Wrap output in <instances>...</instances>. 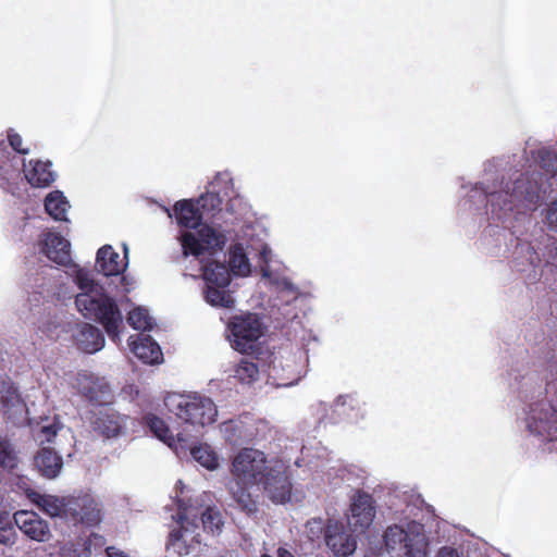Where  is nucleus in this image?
<instances>
[{
    "label": "nucleus",
    "mask_w": 557,
    "mask_h": 557,
    "mask_svg": "<svg viewBox=\"0 0 557 557\" xmlns=\"http://www.w3.org/2000/svg\"><path fill=\"white\" fill-rule=\"evenodd\" d=\"M219 183H211L209 189L198 198L177 200L172 209H165L181 230L180 244H253V225L245 224L223 203L233 190H221Z\"/></svg>",
    "instance_id": "1"
},
{
    "label": "nucleus",
    "mask_w": 557,
    "mask_h": 557,
    "mask_svg": "<svg viewBox=\"0 0 557 557\" xmlns=\"http://www.w3.org/2000/svg\"><path fill=\"white\" fill-rule=\"evenodd\" d=\"M224 246H182L183 256L195 257L201 263L202 276L206 281L205 299L214 307L231 309L235 300L226 290L231 283V272L246 276L250 273V263L244 246H231L228 267L216 262L212 257L223 250Z\"/></svg>",
    "instance_id": "2"
},
{
    "label": "nucleus",
    "mask_w": 557,
    "mask_h": 557,
    "mask_svg": "<svg viewBox=\"0 0 557 557\" xmlns=\"http://www.w3.org/2000/svg\"><path fill=\"white\" fill-rule=\"evenodd\" d=\"M76 283L82 290L75 298L78 311L86 319L101 324L108 336L117 343L123 326V315L115 300L104 292L102 286L96 284L86 271H78Z\"/></svg>",
    "instance_id": "3"
},
{
    "label": "nucleus",
    "mask_w": 557,
    "mask_h": 557,
    "mask_svg": "<svg viewBox=\"0 0 557 557\" xmlns=\"http://www.w3.org/2000/svg\"><path fill=\"white\" fill-rule=\"evenodd\" d=\"M384 543L392 557H426L429 542L424 525L420 522L388 527L384 532Z\"/></svg>",
    "instance_id": "4"
},
{
    "label": "nucleus",
    "mask_w": 557,
    "mask_h": 557,
    "mask_svg": "<svg viewBox=\"0 0 557 557\" xmlns=\"http://www.w3.org/2000/svg\"><path fill=\"white\" fill-rule=\"evenodd\" d=\"M164 405L177 419L195 426L213 423L218 414L215 404L198 394L172 393L164 398Z\"/></svg>",
    "instance_id": "5"
},
{
    "label": "nucleus",
    "mask_w": 557,
    "mask_h": 557,
    "mask_svg": "<svg viewBox=\"0 0 557 557\" xmlns=\"http://www.w3.org/2000/svg\"><path fill=\"white\" fill-rule=\"evenodd\" d=\"M21 168H24L25 178L34 187H48L57 177L50 161L30 160L26 166L24 160L12 154L5 149L3 143H0L1 177L7 181L14 180L20 176Z\"/></svg>",
    "instance_id": "6"
},
{
    "label": "nucleus",
    "mask_w": 557,
    "mask_h": 557,
    "mask_svg": "<svg viewBox=\"0 0 557 557\" xmlns=\"http://www.w3.org/2000/svg\"><path fill=\"white\" fill-rule=\"evenodd\" d=\"M536 174L533 173L531 177L529 174H521L512 184V187L500 191H485L487 196V202L493 207L503 202L504 209L512 210L516 203L525 205H537L541 200V194L546 193L543 188L542 183L534 177Z\"/></svg>",
    "instance_id": "7"
},
{
    "label": "nucleus",
    "mask_w": 557,
    "mask_h": 557,
    "mask_svg": "<svg viewBox=\"0 0 557 557\" xmlns=\"http://www.w3.org/2000/svg\"><path fill=\"white\" fill-rule=\"evenodd\" d=\"M227 330L232 347L242 354H248L263 336L265 326L257 313L246 312L232 317Z\"/></svg>",
    "instance_id": "8"
},
{
    "label": "nucleus",
    "mask_w": 557,
    "mask_h": 557,
    "mask_svg": "<svg viewBox=\"0 0 557 557\" xmlns=\"http://www.w3.org/2000/svg\"><path fill=\"white\" fill-rule=\"evenodd\" d=\"M269 468L267 456L255 448H243L233 458L231 474L233 480L250 484H258Z\"/></svg>",
    "instance_id": "9"
},
{
    "label": "nucleus",
    "mask_w": 557,
    "mask_h": 557,
    "mask_svg": "<svg viewBox=\"0 0 557 557\" xmlns=\"http://www.w3.org/2000/svg\"><path fill=\"white\" fill-rule=\"evenodd\" d=\"M65 520L74 525H97L101 521L99 504L90 494L67 496Z\"/></svg>",
    "instance_id": "10"
},
{
    "label": "nucleus",
    "mask_w": 557,
    "mask_h": 557,
    "mask_svg": "<svg viewBox=\"0 0 557 557\" xmlns=\"http://www.w3.org/2000/svg\"><path fill=\"white\" fill-rule=\"evenodd\" d=\"M258 484L262 485L264 493L273 503L285 504L290 500L292 482L282 465L269 466Z\"/></svg>",
    "instance_id": "11"
},
{
    "label": "nucleus",
    "mask_w": 557,
    "mask_h": 557,
    "mask_svg": "<svg viewBox=\"0 0 557 557\" xmlns=\"http://www.w3.org/2000/svg\"><path fill=\"white\" fill-rule=\"evenodd\" d=\"M74 387L79 395L95 405H107L113 399L110 384L103 377L91 373H78Z\"/></svg>",
    "instance_id": "12"
},
{
    "label": "nucleus",
    "mask_w": 557,
    "mask_h": 557,
    "mask_svg": "<svg viewBox=\"0 0 557 557\" xmlns=\"http://www.w3.org/2000/svg\"><path fill=\"white\" fill-rule=\"evenodd\" d=\"M348 523L355 532H364L375 517V502L369 493L358 491L350 504Z\"/></svg>",
    "instance_id": "13"
},
{
    "label": "nucleus",
    "mask_w": 557,
    "mask_h": 557,
    "mask_svg": "<svg viewBox=\"0 0 557 557\" xmlns=\"http://www.w3.org/2000/svg\"><path fill=\"white\" fill-rule=\"evenodd\" d=\"M17 528L28 539L36 542H48L52 534L48 521L35 511L18 510L13 515Z\"/></svg>",
    "instance_id": "14"
},
{
    "label": "nucleus",
    "mask_w": 557,
    "mask_h": 557,
    "mask_svg": "<svg viewBox=\"0 0 557 557\" xmlns=\"http://www.w3.org/2000/svg\"><path fill=\"white\" fill-rule=\"evenodd\" d=\"M90 424L96 433L106 438L119 436L125 426L121 414L112 409L99 410L94 413Z\"/></svg>",
    "instance_id": "15"
},
{
    "label": "nucleus",
    "mask_w": 557,
    "mask_h": 557,
    "mask_svg": "<svg viewBox=\"0 0 557 557\" xmlns=\"http://www.w3.org/2000/svg\"><path fill=\"white\" fill-rule=\"evenodd\" d=\"M326 546L336 555L346 557L352 554L357 547L354 535L348 533L343 525H327L325 530Z\"/></svg>",
    "instance_id": "16"
},
{
    "label": "nucleus",
    "mask_w": 557,
    "mask_h": 557,
    "mask_svg": "<svg viewBox=\"0 0 557 557\" xmlns=\"http://www.w3.org/2000/svg\"><path fill=\"white\" fill-rule=\"evenodd\" d=\"M532 423L537 434L547 436L549 440H557V408L552 405L542 407L540 410L532 409Z\"/></svg>",
    "instance_id": "17"
},
{
    "label": "nucleus",
    "mask_w": 557,
    "mask_h": 557,
    "mask_svg": "<svg viewBox=\"0 0 557 557\" xmlns=\"http://www.w3.org/2000/svg\"><path fill=\"white\" fill-rule=\"evenodd\" d=\"M35 466L42 476L54 479L63 468V459L54 449L42 447L35 456Z\"/></svg>",
    "instance_id": "18"
},
{
    "label": "nucleus",
    "mask_w": 557,
    "mask_h": 557,
    "mask_svg": "<svg viewBox=\"0 0 557 557\" xmlns=\"http://www.w3.org/2000/svg\"><path fill=\"white\" fill-rule=\"evenodd\" d=\"M178 523L181 525L180 530H175L170 533L169 541L166 544V548L177 554L180 557L187 556L190 554L193 545L187 544L186 535L188 529L185 527V523L188 522V512L186 508H182L180 506L178 512Z\"/></svg>",
    "instance_id": "19"
},
{
    "label": "nucleus",
    "mask_w": 557,
    "mask_h": 557,
    "mask_svg": "<svg viewBox=\"0 0 557 557\" xmlns=\"http://www.w3.org/2000/svg\"><path fill=\"white\" fill-rule=\"evenodd\" d=\"M131 348L138 359L148 364L159 363L163 356L159 344L150 335H138L136 341L131 342Z\"/></svg>",
    "instance_id": "20"
},
{
    "label": "nucleus",
    "mask_w": 557,
    "mask_h": 557,
    "mask_svg": "<svg viewBox=\"0 0 557 557\" xmlns=\"http://www.w3.org/2000/svg\"><path fill=\"white\" fill-rule=\"evenodd\" d=\"M77 346L87 354H95L104 346V336L102 332L90 323H84L77 335Z\"/></svg>",
    "instance_id": "21"
},
{
    "label": "nucleus",
    "mask_w": 557,
    "mask_h": 557,
    "mask_svg": "<svg viewBox=\"0 0 557 557\" xmlns=\"http://www.w3.org/2000/svg\"><path fill=\"white\" fill-rule=\"evenodd\" d=\"M250 483L238 482L233 480L230 482V493L232 498L237 504L239 509L248 516L256 515L258 512V502L251 496L248 487Z\"/></svg>",
    "instance_id": "22"
},
{
    "label": "nucleus",
    "mask_w": 557,
    "mask_h": 557,
    "mask_svg": "<svg viewBox=\"0 0 557 557\" xmlns=\"http://www.w3.org/2000/svg\"><path fill=\"white\" fill-rule=\"evenodd\" d=\"M97 264L106 276L117 275L124 271L126 263L112 246H101L97 251Z\"/></svg>",
    "instance_id": "23"
},
{
    "label": "nucleus",
    "mask_w": 557,
    "mask_h": 557,
    "mask_svg": "<svg viewBox=\"0 0 557 557\" xmlns=\"http://www.w3.org/2000/svg\"><path fill=\"white\" fill-rule=\"evenodd\" d=\"M70 208V203L60 190L51 191L45 199L46 212L59 221H66V213Z\"/></svg>",
    "instance_id": "24"
},
{
    "label": "nucleus",
    "mask_w": 557,
    "mask_h": 557,
    "mask_svg": "<svg viewBox=\"0 0 557 557\" xmlns=\"http://www.w3.org/2000/svg\"><path fill=\"white\" fill-rule=\"evenodd\" d=\"M37 505L50 517H60L65 519L66 497H58L53 495H38Z\"/></svg>",
    "instance_id": "25"
},
{
    "label": "nucleus",
    "mask_w": 557,
    "mask_h": 557,
    "mask_svg": "<svg viewBox=\"0 0 557 557\" xmlns=\"http://www.w3.org/2000/svg\"><path fill=\"white\" fill-rule=\"evenodd\" d=\"M18 453L13 443L3 436H0V472H11L17 468Z\"/></svg>",
    "instance_id": "26"
},
{
    "label": "nucleus",
    "mask_w": 557,
    "mask_h": 557,
    "mask_svg": "<svg viewBox=\"0 0 557 557\" xmlns=\"http://www.w3.org/2000/svg\"><path fill=\"white\" fill-rule=\"evenodd\" d=\"M145 424L149 430L162 442L168 444L170 447L173 446L175 438L165 423V421L153 413H148L144 417Z\"/></svg>",
    "instance_id": "27"
},
{
    "label": "nucleus",
    "mask_w": 557,
    "mask_h": 557,
    "mask_svg": "<svg viewBox=\"0 0 557 557\" xmlns=\"http://www.w3.org/2000/svg\"><path fill=\"white\" fill-rule=\"evenodd\" d=\"M239 383L250 385L259 377L258 364L242 358L234 367V375Z\"/></svg>",
    "instance_id": "28"
},
{
    "label": "nucleus",
    "mask_w": 557,
    "mask_h": 557,
    "mask_svg": "<svg viewBox=\"0 0 557 557\" xmlns=\"http://www.w3.org/2000/svg\"><path fill=\"white\" fill-rule=\"evenodd\" d=\"M193 458L208 470H214L219 467V456L208 444H200L191 448Z\"/></svg>",
    "instance_id": "29"
},
{
    "label": "nucleus",
    "mask_w": 557,
    "mask_h": 557,
    "mask_svg": "<svg viewBox=\"0 0 557 557\" xmlns=\"http://www.w3.org/2000/svg\"><path fill=\"white\" fill-rule=\"evenodd\" d=\"M536 160L540 163V166L542 170H544V175L546 176V180L553 178L557 175V153L543 148L537 150L536 153ZM536 176L542 181V173H536Z\"/></svg>",
    "instance_id": "30"
},
{
    "label": "nucleus",
    "mask_w": 557,
    "mask_h": 557,
    "mask_svg": "<svg viewBox=\"0 0 557 557\" xmlns=\"http://www.w3.org/2000/svg\"><path fill=\"white\" fill-rule=\"evenodd\" d=\"M127 323L134 330L150 331L153 327V321L148 311L141 307H137L129 311L127 315Z\"/></svg>",
    "instance_id": "31"
},
{
    "label": "nucleus",
    "mask_w": 557,
    "mask_h": 557,
    "mask_svg": "<svg viewBox=\"0 0 557 557\" xmlns=\"http://www.w3.org/2000/svg\"><path fill=\"white\" fill-rule=\"evenodd\" d=\"M41 253L59 265H70L72 262L71 246H41Z\"/></svg>",
    "instance_id": "32"
},
{
    "label": "nucleus",
    "mask_w": 557,
    "mask_h": 557,
    "mask_svg": "<svg viewBox=\"0 0 557 557\" xmlns=\"http://www.w3.org/2000/svg\"><path fill=\"white\" fill-rule=\"evenodd\" d=\"M269 370L270 375L277 381V385L289 386L297 381L295 375H290L292 371L284 368L282 359L274 358L269 366Z\"/></svg>",
    "instance_id": "33"
},
{
    "label": "nucleus",
    "mask_w": 557,
    "mask_h": 557,
    "mask_svg": "<svg viewBox=\"0 0 557 557\" xmlns=\"http://www.w3.org/2000/svg\"><path fill=\"white\" fill-rule=\"evenodd\" d=\"M223 433L226 442L232 445H240L243 443V425L230 420L223 423Z\"/></svg>",
    "instance_id": "34"
},
{
    "label": "nucleus",
    "mask_w": 557,
    "mask_h": 557,
    "mask_svg": "<svg viewBox=\"0 0 557 557\" xmlns=\"http://www.w3.org/2000/svg\"><path fill=\"white\" fill-rule=\"evenodd\" d=\"M201 521L203 528L210 530L211 532L220 531L221 527L223 525L221 513L218 510L210 507H208L201 513Z\"/></svg>",
    "instance_id": "35"
},
{
    "label": "nucleus",
    "mask_w": 557,
    "mask_h": 557,
    "mask_svg": "<svg viewBox=\"0 0 557 557\" xmlns=\"http://www.w3.org/2000/svg\"><path fill=\"white\" fill-rule=\"evenodd\" d=\"M261 249L258 250L257 255V267H259L260 272L263 277H270L271 271H270V256H271V249L270 246H260Z\"/></svg>",
    "instance_id": "36"
},
{
    "label": "nucleus",
    "mask_w": 557,
    "mask_h": 557,
    "mask_svg": "<svg viewBox=\"0 0 557 557\" xmlns=\"http://www.w3.org/2000/svg\"><path fill=\"white\" fill-rule=\"evenodd\" d=\"M7 138L10 147L20 154L29 153V148L23 146L22 136L16 133L13 128H9L7 132Z\"/></svg>",
    "instance_id": "37"
},
{
    "label": "nucleus",
    "mask_w": 557,
    "mask_h": 557,
    "mask_svg": "<svg viewBox=\"0 0 557 557\" xmlns=\"http://www.w3.org/2000/svg\"><path fill=\"white\" fill-rule=\"evenodd\" d=\"M16 533L11 522L0 520V543L12 545L15 542Z\"/></svg>",
    "instance_id": "38"
},
{
    "label": "nucleus",
    "mask_w": 557,
    "mask_h": 557,
    "mask_svg": "<svg viewBox=\"0 0 557 557\" xmlns=\"http://www.w3.org/2000/svg\"><path fill=\"white\" fill-rule=\"evenodd\" d=\"M546 222L549 228L557 230V200L553 201L546 210Z\"/></svg>",
    "instance_id": "39"
},
{
    "label": "nucleus",
    "mask_w": 557,
    "mask_h": 557,
    "mask_svg": "<svg viewBox=\"0 0 557 557\" xmlns=\"http://www.w3.org/2000/svg\"><path fill=\"white\" fill-rule=\"evenodd\" d=\"M59 428L55 424L44 425L40 429L41 442H52L57 436Z\"/></svg>",
    "instance_id": "40"
},
{
    "label": "nucleus",
    "mask_w": 557,
    "mask_h": 557,
    "mask_svg": "<svg viewBox=\"0 0 557 557\" xmlns=\"http://www.w3.org/2000/svg\"><path fill=\"white\" fill-rule=\"evenodd\" d=\"M39 244H58V245H61V244H70V242L66 240L65 238H63L59 234L48 233L46 235V237L39 242Z\"/></svg>",
    "instance_id": "41"
},
{
    "label": "nucleus",
    "mask_w": 557,
    "mask_h": 557,
    "mask_svg": "<svg viewBox=\"0 0 557 557\" xmlns=\"http://www.w3.org/2000/svg\"><path fill=\"white\" fill-rule=\"evenodd\" d=\"M435 557H461V555L451 546H443L438 549Z\"/></svg>",
    "instance_id": "42"
},
{
    "label": "nucleus",
    "mask_w": 557,
    "mask_h": 557,
    "mask_svg": "<svg viewBox=\"0 0 557 557\" xmlns=\"http://www.w3.org/2000/svg\"><path fill=\"white\" fill-rule=\"evenodd\" d=\"M107 552L109 557H129L125 555L122 550L115 549L114 547L108 548Z\"/></svg>",
    "instance_id": "43"
},
{
    "label": "nucleus",
    "mask_w": 557,
    "mask_h": 557,
    "mask_svg": "<svg viewBox=\"0 0 557 557\" xmlns=\"http://www.w3.org/2000/svg\"><path fill=\"white\" fill-rule=\"evenodd\" d=\"M277 557H294V555L286 548L280 547L277 549Z\"/></svg>",
    "instance_id": "44"
},
{
    "label": "nucleus",
    "mask_w": 557,
    "mask_h": 557,
    "mask_svg": "<svg viewBox=\"0 0 557 557\" xmlns=\"http://www.w3.org/2000/svg\"><path fill=\"white\" fill-rule=\"evenodd\" d=\"M552 386V388L554 389V394H553V397H554V401L556 403L557 405V381L556 382H552L549 384Z\"/></svg>",
    "instance_id": "45"
},
{
    "label": "nucleus",
    "mask_w": 557,
    "mask_h": 557,
    "mask_svg": "<svg viewBox=\"0 0 557 557\" xmlns=\"http://www.w3.org/2000/svg\"><path fill=\"white\" fill-rule=\"evenodd\" d=\"M12 406H13V407H14V406H17L20 409H22V407H23V406L20 404L18 399H16V404H14V403H13V404H12Z\"/></svg>",
    "instance_id": "46"
},
{
    "label": "nucleus",
    "mask_w": 557,
    "mask_h": 557,
    "mask_svg": "<svg viewBox=\"0 0 557 557\" xmlns=\"http://www.w3.org/2000/svg\"><path fill=\"white\" fill-rule=\"evenodd\" d=\"M3 407H4V412L8 413L9 409H8V403H3Z\"/></svg>",
    "instance_id": "47"
},
{
    "label": "nucleus",
    "mask_w": 557,
    "mask_h": 557,
    "mask_svg": "<svg viewBox=\"0 0 557 557\" xmlns=\"http://www.w3.org/2000/svg\"><path fill=\"white\" fill-rule=\"evenodd\" d=\"M191 541H193V542H196L197 544H200V541H199V540H197V536H193Z\"/></svg>",
    "instance_id": "48"
},
{
    "label": "nucleus",
    "mask_w": 557,
    "mask_h": 557,
    "mask_svg": "<svg viewBox=\"0 0 557 557\" xmlns=\"http://www.w3.org/2000/svg\"><path fill=\"white\" fill-rule=\"evenodd\" d=\"M285 286H286V288H292V284L290 283L285 282Z\"/></svg>",
    "instance_id": "49"
},
{
    "label": "nucleus",
    "mask_w": 557,
    "mask_h": 557,
    "mask_svg": "<svg viewBox=\"0 0 557 557\" xmlns=\"http://www.w3.org/2000/svg\"><path fill=\"white\" fill-rule=\"evenodd\" d=\"M123 250L125 252V255L127 253V246L126 245H123Z\"/></svg>",
    "instance_id": "50"
},
{
    "label": "nucleus",
    "mask_w": 557,
    "mask_h": 557,
    "mask_svg": "<svg viewBox=\"0 0 557 557\" xmlns=\"http://www.w3.org/2000/svg\"><path fill=\"white\" fill-rule=\"evenodd\" d=\"M286 367L289 369L292 367V363L290 362H287L286 363Z\"/></svg>",
    "instance_id": "51"
}]
</instances>
